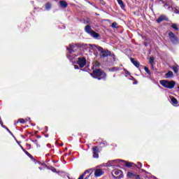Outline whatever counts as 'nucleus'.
Returning a JSON list of instances; mask_svg holds the SVG:
<instances>
[{"label":"nucleus","mask_w":179,"mask_h":179,"mask_svg":"<svg viewBox=\"0 0 179 179\" xmlns=\"http://www.w3.org/2000/svg\"><path fill=\"white\" fill-rule=\"evenodd\" d=\"M90 48L91 50V52H93V51H96V50H98L99 51V55L102 58H106L111 54V52L108 50H104L103 48L100 46H97L96 45L92 44H86V43H76V44H71L69 45V48H67V50H69V53L70 55H73V52H76L80 48Z\"/></svg>","instance_id":"obj_1"},{"label":"nucleus","mask_w":179,"mask_h":179,"mask_svg":"<svg viewBox=\"0 0 179 179\" xmlns=\"http://www.w3.org/2000/svg\"><path fill=\"white\" fill-rule=\"evenodd\" d=\"M91 75L94 79H98V80H101V79H103V80H106V78L107 76L106 73L103 72L100 69L94 70L93 73H91Z\"/></svg>","instance_id":"obj_2"},{"label":"nucleus","mask_w":179,"mask_h":179,"mask_svg":"<svg viewBox=\"0 0 179 179\" xmlns=\"http://www.w3.org/2000/svg\"><path fill=\"white\" fill-rule=\"evenodd\" d=\"M160 85L166 89H173L176 86V82L162 80L159 81Z\"/></svg>","instance_id":"obj_3"},{"label":"nucleus","mask_w":179,"mask_h":179,"mask_svg":"<svg viewBox=\"0 0 179 179\" xmlns=\"http://www.w3.org/2000/svg\"><path fill=\"white\" fill-rule=\"evenodd\" d=\"M112 176L115 179H120L124 177V174L121 170L115 169L112 171Z\"/></svg>","instance_id":"obj_4"},{"label":"nucleus","mask_w":179,"mask_h":179,"mask_svg":"<svg viewBox=\"0 0 179 179\" xmlns=\"http://www.w3.org/2000/svg\"><path fill=\"white\" fill-rule=\"evenodd\" d=\"M169 36L172 44L177 45L178 43V38L176 36V34H174V33L170 31L169 33Z\"/></svg>","instance_id":"obj_5"},{"label":"nucleus","mask_w":179,"mask_h":179,"mask_svg":"<svg viewBox=\"0 0 179 179\" xmlns=\"http://www.w3.org/2000/svg\"><path fill=\"white\" fill-rule=\"evenodd\" d=\"M78 65H79L80 68H83L85 65H86V59L85 57H80L77 61Z\"/></svg>","instance_id":"obj_6"},{"label":"nucleus","mask_w":179,"mask_h":179,"mask_svg":"<svg viewBox=\"0 0 179 179\" xmlns=\"http://www.w3.org/2000/svg\"><path fill=\"white\" fill-rule=\"evenodd\" d=\"M120 162H122L121 159H115L112 161L108 162V164L110 166V167H113V169H115V165L114 164H118Z\"/></svg>","instance_id":"obj_7"},{"label":"nucleus","mask_w":179,"mask_h":179,"mask_svg":"<svg viewBox=\"0 0 179 179\" xmlns=\"http://www.w3.org/2000/svg\"><path fill=\"white\" fill-rule=\"evenodd\" d=\"M92 152L94 159H99V148L93 147Z\"/></svg>","instance_id":"obj_8"},{"label":"nucleus","mask_w":179,"mask_h":179,"mask_svg":"<svg viewBox=\"0 0 179 179\" xmlns=\"http://www.w3.org/2000/svg\"><path fill=\"white\" fill-rule=\"evenodd\" d=\"M93 171H94V169H90L85 171L83 174H84V176H86V174H89V175L87 177H85V179H87L89 177H90V176L92 175Z\"/></svg>","instance_id":"obj_9"},{"label":"nucleus","mask_w":179,"mask_h":179,"mask_svg":"<svg viewBox=\"0 0 179 179\" xmlns=\"http://www.w3.org/2000/svg\"><path fill=\"white\" fill-rule=\"evenodd\" d=\"M103 170L98 169L95 170L94 176L95 177H101V176H103Z\"/></svg>","instance_id":"obj_10"},{"label":"nucleus","mask_w":179,"mask_h":179,"mask_svg":"<svg viewBox=\"0 0 179 179\" xmlns=\"http://www.w3.org/2000/svg\"><path fill=\"white\" fill-rule=\"evenodd\" d=\"M85 31L87 33V34H91L92 31H93V30H92V27H90L89 24L85 26Z\"/></svg>","instance_id":"obj_11"},{"label":"nucleus","mask_w":179,"mask_h":179,"mask_svg":"<svg viewBox=\"0 0 179 179\" xmlns=\"http://www.w3.org/2000/svg\"><path fill=\"white\" fill-rule=\"evenodd\" d=\"M90 36L91 37H93L94 38H98L99 37H100V34L94 31H92Z\"/></svg>","instance_id":"obj_12"},{"label":"nucleus","mask_w":179,"mask_h":179,"mask_svg":"<svg viewBox=\"0 0 179 179\" xmlns=\"http://www.w3.org/2000/svg\"><path fill=\"white\" fill-rule=\"evenodd\" d=\"M131 62H132L133 65L136 66V68H139L140 64L138 63V61L135 60L134 58H131Z\"/></svg>","instance_id":"obj_13"},{"label":"nucleus","mask_w":179,"mask_h":179,"mask_svg":"<svg viewBox=\"0 0 179 179\" xmlns=\"http://www.w3.org/2000/svg\"><path fill=\"white\" fill-rule=\"evenodd\" d=\"M59 5L61 6V8H66L68 6V3H66V1H59Z\"/></svg>","instance_id":"obj_14"},{"label":"nucleus","mask_w":179,"mask_h":179,"mask_svg":"<svg viewBox=\"0 0 179 179\" xmlns=\"http://www.w3.org/2000/svg\"><path fill=\"white\" fill-rule=\"evenodd\" d=\"M118 5H120L121 9H125V4H124V1L122 0H117Z\"/></svg>","instance_id":"obj_15"},{"label":"nucleus","mask_w":179,"mask_h":179,"mask_svg":"<svg viewBox=\"0 0 179 179\" xmlns=\"http://www.w3.org/2000/svg\"><path fill=\"white\" fill-rule=\"evenodd\" d=\"M169 99H171V101L173 103V104H178V101H177L174 96H170Z\"/></svg>","instance_id":"obj_16"},{"label":"nucleus","mask_w":179,"mask_h":179,"mask_svg":"<svg viewBox=\"0 0 179 179\" xmlns=\"http://www.w3.org/2000/svg\"><path fill=\"white\" fill-rule=\"evenodd\" d=\"M163 20H166V16H164V15H161V16L157 20V23H161V22H163Z\"/></svg>","instance_id":"obj_17"},{"label":"nucleus","mask_w":179,"mask_h":179,"mask_svg":"<svg viewBox=\"0 0 179 179\" xmlns=\"http://www.w3.org/2000/svg\"><path fill=\"white\" fill-rule=\"evenodd\" d=\"M173 71H169L168 73H166L165 74V76H166V78H171V76H173Z\"/></svg>","instance_id":"obj_18"},{"label":"nucleus","mask_w":179,"mask_h":179,"mask_svg":"<svg viewBox=\"0 0 179 179\" xmlns=\"http://www.w3.org/2000/svg\"><path fill=\"white\" fill-rule=\"evenodd\" d=\"M126 167H132V166H136V164L132 163V162H124Z\"/></svg>","instance_id":"obj_19"},{"label":"nucleus","mask_w":179,"mask_h":179,"mask_svg":"<svg viewBox=\"0 0 179 179\" xmlns=\"http://www.w3.org/2000/svg\"><path fill=\"white\" fill-rule=\"evenodd\" d=\"M109 71L110 72H117V71H120V67H113V68L110 69Z\"/></svg>","instance_id":"obj_20"},{"label":"nucleus","mask_w":179,"mask_h":179,"mask_svg":"<svg viewBox=\"0 0 179 179\" xmlns=\"http://www.w3.org/2000/svg\"><path fill=\"white\" fill-rule=\"evenodd\" d=\"M135 177V174L132 172L127 173V178H134Z\"/></svg>","instance_id":"obj_21"},{"label":"nucleus","mask_w":179,"mask_h":179,"mask_svg":"<svg viewBox=\"0 0 179 179\" xmlns=\"http://www.w3.org/2000/svg\"><path fill=\"white\" fill-rule=\"evenodd\" d=\"M155 62V57H150V64L151 65V66L153 68V64Z\"/></svg>","instance_id":"obj_22"},{"label":"nucleus","mask_w":179,"mask_h":179,"mask_svg":"<svg viewBox=\"0 0 179 179\" xmlns=\"http://www.w3.org/2000/svg\"><path fill=\"white\" fill-rule=\"evenodd\" d=\"M172 69L173 72H175V73H177L178 72V66L177 65L173 66Z\"/></svg>","instance_id":"obj_23"},{"label":"nucleus","mask_w":179,"mask_h":179,"mask_svg":"<svg viewBox=\"0 0 179 179\" xmlns=\"http://www.w3.org/2000/svg\"><path fill=\"white\" fill-rule=\"evenodd\" d=\"M45 9L46 10H50V9H51V3H47L45 4Z\"/></svg>","instance_id":"obj_24"},{"label":"nucleus","mask_w":179,"mask_h":179,"mask_svg":"<svg viewBox=\"0 0 179 179\" xmlns=\"http://www.w3.org/2000/svg\"><path fill=\"white\" fill-rule=\"evenodd\" d=\"M19 122H20V124H24L26 121L24 120V119L20 118L17 121V124H19Z\"/></svg>","instance_id":"obj_25"},{"label":"nucleus","mask_w":179,"mask_h":179,"mask_svg":"<svg viewBox=\"0 0 179 179\" xmlns=\"http://www.w3.org/2000/svg\"><path fill=\"white\" fill-rule=\"evenodd\" d=\"M144 70L145 71L146 73H148V75H151L152 73H150V71L149 70V68L148 67H144Z\"/></svg>","instance_id":"obj_26"},{"label":"nucleus","mask_w":179,"mask_h":179,"mask_svg":"<svg viewBox=\"0 0 179 179\" xmlns=\"http://www.w3.org/2000/svg\"><path fill=\"white\" fill-rule=\"evenodd\" d=\"M67 58H69V59H71V62H73V57L71 55H67Z\"/></svg>","instance_id":"obj_27"},{"label":"nucleus","mask_w":179,"mask_h":179,"mask_svg":"<svg viewBox=\"0 0 179 179\" xmlns=\"http://www.w3.org/2000/svg\"><path fill=\"white\" fill-rule=\"evenodd\" d=\"M24 153H25V155H27L28 157H30L31 159L33 158V156H31V155H30V153H29V152H27V150H24Z\"/></svg>","instance_id":"obj_28"},{"label":"nucleus","mask_w":179,"mask_h":179,"mask_svg":"<svg viewBox=\"0 0 179 179\" xmlns=\"http://www.w3.org/2000/svg\"><path fill=\"white\" fill-rule=\"evenodd\" d=\"M112 27L113 29H117V27H118V24H117V22L112 23Z\"/></svg>","instance_id":"obj_29"},{"label":"nucleus","mask_w":179,"mask_h":179,"mask_svg":"<svg viewBox=\"0 0 179 179\" xmlns=\"http://www.w3.org/2000/svg\"><path fill=\"white\" fill-rule=\"evenodd\" d=\"M172 29H175V30H178V27L176 24H173L171 26Z\"/></svg>","instance_id":"obj_30"},{"label":"nucleus","mask_w":179,"mask_h":179,"mask_svg":"<svg viewBox=\"0 0 179 179\" xmlns=\"http://www.w3.org/2000/svg\"><path fill=\"white\" fill-rule=\"evenodd\" d=\"M124 72H125V76H129V75H130L129 71H128L127 69H124Z\"/></svg>","instance_id":"obj_31"},{"label":"nucleus","mask_w":179,"mask_h":179,"mask_svg":"<svg viewBox=\"0 0 179 179\" xmlns=\"http://www.w3.org/2000/svg\"><path fill=\"white\" fill-rule=\"evenodd\" d=\"M138 169H141L142 167V164L141 162H138Z\"/></svg>","instance_id":"obj_32"},{"label":"nucleus","mask_w":179,"mask_h":179,"mask_svg":"<svg viewBox=\"0 0 179 179\" xmlns=\"http://www.w3.org/2000/svg\"><path fill=\"white\" fill-rule=\"evenodd\" d=\"M135 179H141V176H139V175H134V178Z\"/></svg>","instance_id":"obj_33"},{"label":"nucleus","mask_w":179,"mask_h":179,"mask_svg":"<svg viewBox=\"0 0 179 179\" xmlns=\"http://www.w3.org/2000/svg\"><path fill=\"white\" fill-rule=\"evenodd\" d=\"M2 128H4L5 129H6L8 127L5 125H3V122H2V124H1Z\"/></svg>","instance_id":"obj_34"},{"label":"nucleus","mask_w":179,"mask_h":179,"mask_svg":"<svg viewBox=\"0 0 179 179\" xmlns=\"http://www.w3.org/2000/svg\"><path fill=\"white\" fill-rule=\"evenodd\" d=\"M52 173H57V169L55 168H52Z\"/></svg>","instance_id":"obj_35"},{"label":"nucleus","mask_w":179,"mask_h":179,"mask_svg":"<svg viewBox=\"0 0 179 179\" xmlns=\"http://www.w3.org/2000/svg\"><path fill=\"white\" fill-rule=\"evenodd\" d=\"M8 133L10 134V135L11 136H13V138H15V136L13 135V134L12 133V131H8Z\"/></svg>","instance_id":"obj_36"},{"label":"nucleus","mask_w":179,"mask_h":179,"mask_svg":"<svg viewBox=\"0 0 179 179\" xmlns=\"http://www.w3.org/2000/svg\"><path fill=\"white\" fill-rule=\"evenodd\" d=\"M83 177H85V174L83 173L82 176H80L78 179H83Z\"/></svg>","instance_id":"obj_37"},{"label":"nucleus","mask_w":179,"mask_h":179,"mask_svg":"<svg viewBox=\"0 0 179 179\" xmlns=\"http://www.w3.org/2000/svg\"><path fill=\"white\" fill-rule=\"evenodd\" d=\"M74 69H79V66H78V65H74Z\"/></svg>","instance_id":"obj_38"},{"label":"nucleus","mask_w":179,"mask_h":179,"mask_svg":"<svg viewBox=\"0 0 179 179\" xmlns=\"http://www.w3.org/2000/svg\"><path fill=\"white\" fill-rule=\"evenodd\" d=\"M174 13H176V14H178L179 13V10H175Z\"/></svg>","instance_id":"obj_39"},{"label":"nucleus","mask_w":179,"mask_h":179,"mask_svg":"<svg viewBox=\"0 0 179 179\" xmlns=\"http://www.w3.org/2000/svg\"><path fill=\"white\" fill-rule=\"evenodd\" d=\"M20 146L21 149L23 150V152H24V150H26L22 145H20Z\"/></svg>","instance_id":"obj_40"},{"label":"nucleus","mask_w":179,"mask_h":179,"mask_svg":"<svg viewBox=\"0 0 179 179\" xmlns=\"http://www.w3.org/2000/svg\"><path fill=\"white\" fill-rule=\"evenodd\" d=\"M47 146L48 148H51V144H48Z\"/></svg>","instance_id":"obj_41"},{"label":"nucleus","mask_w":179,"mask_h":179,"mask_svg":"<svg viewBox=\"0 0 179 179\" xmlns=\"http://www.w3.org/2000/svg\"><path fill=\"white\" fill-rule=\"evenodd\" d=\"M138 84V81H135L134 83V85H137Z\"/></svg>","instance_id":"obj_42"},{"label":"nucleus","mask_w":179,"mask_h":179,"mask_svg":"<svg viewBox=\"0 0 179 179\" xmlns=\"http://www.w3.org/2000/svg\"><path fill=\"white\" fill-rule=\"evenodd\" d=\"M6 131H8V132L10 131V130H9V129L7 127L6 129Z\"/></svg>","instance_id":"obj_43"},{"label":"nucleus","mask_w":179,"mask_h":179,"mask_svg":"<svg viewBox=\"0 0 179 179\" xmlns=\"http://www.w3.org/2000/svg\"><path fill=\"white\" fill-rule=\"evenodd\" d=\"M84 23H89V21H84Z\"/></svg>","instance_id":"obj_44"},{"label":"nucleus","mask_w":179,"mask_h":179,"mask_svg":"<svg viewBox=\"0 0 179 179\" xmlns=\"http://www.w3.org/2000/svg\"><path fill=\"white\" fill-rule=\"evenodd\" d=\"M45 129H46V131H48V127H46Z\"/></svg>","instance_id":"obj_45"},{"label":"nucleus","mask_w":179,"mask_h":179,"mask_svg":"<svg viewBox=\"0 0 179 179\" xmlns=\"http://www.w3.org/2000/svg\"><path fill=\"white\" fill-rule=\"evenodd\" d=\"M167 6V4H165V6Z\"/></svg>","instance_id":"obj_46"},{"label":"nucleus","mask_w":179,"mask_h":179,"mask_svg":"<svg viewBox=\"0 0 179 179\" xmlns=\"http://www.w3.org/2000/svg\"><path fill=\"white\" fill-rule=\"evenodd\" d=\"M40 169V170H41V168H39Z\"/></svg>","instance_id":"obj_47"},{"label":"nucleus","mask_w":179,"mask_h":179,"mask_svg":"<svg viewBox=\"0 0 179 179\" xmlns=\"http://www.w3.org/2000/svg\"><path fill=\"white\" fill-rule=\"evenodd\" d=\"M100 1H103V0H100Z\"/></svg>","instance_id":"obj_48"}]
</instances>
